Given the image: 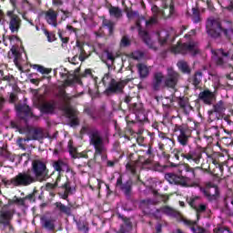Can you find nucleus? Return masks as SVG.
<instances>
[{
    "mask_svg": "<svg viewBox=\"0 0 233 233\" xmlns=\"http://www.w3.org/2000/svg\"><path fill=\"white\" fill-rule=\"evenodd\" d=\"M127 16L129 21H135L136 28L142 37L144 43L152 48L153 50H157L159 46H165V45H168V37L170 36V33L167 30H161L157 32L155 35L157 38V42L153 41L150 37V35L147 33L145 30H141V23H145V16L140 15L139 12L129 10L127 12Z\"/></svg>",
    "mask_w": 233,
    "mask_h": 233,
    "instance_id": "1",
    "label": "nucleus"
},
{
    "mask_svg": "<svg viewBox=\"0 0 233 233\" xmlns=\"http://www.w3.org/2000/svg\"><path fill=\"white\" fill-rule=\"evenodd\" d=\"M206 28L208 35L211 37H221V34H224L227 39H232L233 37V26L232 22H225V25H221V21L214 18H209L207 21Z\"/></svg>",
    "mask_w": 233,
    "mask_h": 233,
    "instance_id": "2",
    "label": "nucleus"
},
{
    "mask_svg": "<svg viewBox=\"0 0 233 233\" xmlns=\"http://www.w3.org/2000/svg\"><path fill=\"white\" fill-rule=\"evenodd\" d=\"M83 134H87L89 137V144L94 147L96 154L101 156L105 152V144L101 131L97 129H90L88 127H82Z\"/></svg>",
    "mask_w": 233,
    "mask_h": 233,
    "instance_id": "3",
    "label": "nucleus"
},
{
    "mask_svg": "<svg viewBox=\"0 0 233 233\" xmlns=\"http://www.w3.org/2000/svg\"><path fill=\"white\" fill-rule=\"evenodd\" d=\"M61 99L63 101V106H60V109L65 112L66 116L68 117L71 127H76V125H79V120L77 119V111L72 106H70V104H68V101L72 99L65 91L61 92Z\"/></svg>",
    "mask_w": 233,
    "mask_h": 233,
    "instance_id": "4",
    "label": "nucleus"
},
{
    "mask_svg": "<svg viewBox=\"0 0 233 233\" xmlns=\"http://www.w3.org/2000/svg\"><path fill=\"white\" fill-rule=\"evenodd\" d=\"M212 56L211 59L217 65V66H221L225 68L229 61H233V52L232 49H217L211 50Z\"/></svg>",
    "mask_w": 233,
    "mask_h": 233,
    "instance_id": "5",
    "label": "nucleus"
},
{
    "mask_svg": "<svg viewBox=\"0 0 233 233\" xmlns=\"http://www.w3.org/2000/svg\"><path fill=\"white\" fill-rule=\"evenodd\" d=\"M32 172L35 174V178L38 181H46L50 176L46 164L41 160H34L32 163Z\"/></svg>",
    "mask_w": 233,
    "mask_h": 233,
    "instance_id": "6",
    "label": "nucleus"
},
{
    "mask_svg": "<svg viewBox=\"0 0 233 233\" xmlns=\"http://www.w3.org/2000/svg\"><path fill=\"white\" fill-rule=\"evenodd\" d=\"M173 54H191L197 56L199 54V47L198 42L191 41L188 44L178 43L177 46L171 48Z\"/></svg>",
    "mask_w": 233,
    "mask_h": 233,
    "instance_id": "7",
    "label": "nucleus"
},
{
    "mask_svg": "<svg viewBox=\"0 0 233 233\" xmlns=\"http://www.w3.org/2000/svg\"><path fill=\"white\" fill-rule=\"evenodd\" d=\"M14 187H28L32 183H35V177L30 171L19 173L10 180Z\"/></svg>",
    "mask_w": 233,
    "mask_h": 233,
    "instance_id": "8",
    "label": "nucleus"
},
{
    "mask_svg": "<svg viewBox=\"0 0 233 233\" xmlns=\"http://www.w3.org/2000/svg\"><path fill=\"white\" fill-rule=\"evenodd\" d=\"M104 85H108L107 92H113L114 94L123 92L127 85V80H122L120 82L116 81V79L110 77V75L106 74L102 79Z\"/></svg>",
    "mask_w": 233,
    "mask_h": 233,
    "instance_id": "9",
    "label": "nucleus"
},
{
    "mask_svg": "<svg viewBox=\"0 0 233 233\" xmlns=\"http://www.w3.org/2000/svg\"><path fill=\"white\" fill-rule=\"evenodd\" d=\"M45 138V131L41 127L33 128L29 131V135L27 138H18L17 139V145L25 150V144H23V141H40V139Z\"/></svg>",
    "mask_w": 233,
    "mask_h": 233,
    "instance_id": "10",
    "label": "nucleus"
},
{
    "mask_svg": "<svg viewBox=\"0 0 233 233\" xmlns=\"http://www.w3.org/2000/svg\"><path fill=\"white\" fill-rule=\"evenodd\" d=\"M15 210L8 206H4L0 209V227H11L10 223L14 219Z\"/></svg>",
    "mask_w": 233,
    "mask_h": 233,
    "instance_id": "11",
    "label": "nucleus"
},
{
    "mask_svg": "<svg viewBox=\"0 0 233 233\" xmlns=\"http://www.w3.org/2000/svg\"><path fill=\"white\" fill-rule=\"evenodd\" d=\"M225 110H227V104L223 102V100L218 101L217 104L213 106V109L208 111L209 119L211 121H219L221 117H223V114H225Z\"/></svg>",
    "mask_w": 233,
    "mask_h": 233,
    "instance_id": "12",
    "label": "nucleus"
},
{
    "mask_svg": "<svg viewBox=\"0 0 233 233\" xmlns=\"http://www.w3.org/2000/svg\"><path fill=\"white\" fill-rule=\"evenodd\" d=\"M165 178L171 185H180L181 187H190V177H185L183 176H177L174 173H167L165 175Z\"/></svg>",
    "mask_w": 233,
    "mask_h": 233,
    "instance_id": "13",
    "label": "nucleus"
},
{
    "mask_svg": "<svg viewBox=\"0 0 233 233\" xmlns=\"http://www.w3.org/2000/svg\"><path fill=\"white\" fill-rule=\"evenodd\" d=\"M179 81V74L173 70L171 67L167 68V76L164 79L165 86L167 88H176Z\"/></svg>",
    "mask_w": 233,
    "mask_h": 233,
    "instance_id": "14",
    "label": "nucleus"
},
{
    "mask_svg": "<svg viewBox=\"0 0 233 233\" xmlns=\"http://www.w3.org/2000/svg\"><path fill=\"white\" fill-rule=\"evenodd\" d=\"M7 17H9L8 25L9 30L12 34H15L19 32V28H21V18L19 15L14 14V11H7L6 12Z\"/></svg>",
    "mask_w": 233,
    "mask_h": 233,
    "instance_id": "15",
    "label": "nucleus"
},
{
    "mask_svg": "<svg viewBox=\"0 0 233 233\" xmlns=\"http://www.w3.org/2000/svg\"><path fill=\"white\" fill-rule=\"evenodd\" d=\"M175 132H178V143H180L182 147H187V145H188V127L185 125H176Z\"/></svg>",
    "mask_w": 233,
    "mask_h": 233,
    "instance_id": "16",
    "label": "nucleus"
},
{
    "mask_svg": "<svg viewBox=\"0 0 233 233\" xmlns=\"http://www.w3.org/2000/svg\"><path fill=\"white\" fill-rule=\"evenodd\" d=\"M164 10L159 9L157 7V14L161 19H170V17H176V8L174 7V4L171 2L168 4H164Z\"/></svg>",
    "mask_w": 233,
    "mask_h": 233,
    "instance_id": "17",
    "label": "nucleus"
},
{
    "mask_svg": "<svg viewBox=\"0 0 233 233\" xmlns=\"http://www.w3.org/2000/svg\"><path fill=\"white\" fill-rule=\"evenodd\" d=\"M198 97L205 105H212L216 101V95L208 89L200 92Z\"/></svg>",
    "mask_w": 233,
    "mask_h": 233,
    "instance_id": "18",
    "label": "nucleus"
},
{
    "mask_svg": "<svg viewBox=\"0 0 233 233\" xmlns=\"http://www.w3.org/2000/svg\"><path fill=\"white\" fill-rule=\"evenodd\" d=\"M198 199L199 198H192L189 202V205L190 207H192V208H194V210H196L198 217H199V214H203V212H205L208 208V207L207 204L198 203Z\"/></svg>",
    "mask_w": 233,
    "mask_h": 233,
    "instance_id": "19",
    "label": "nucleus"
},
{
    "mask_svg": "<svg viewBox=\"0 0 233 233\" xmlns=\"http://www.w3.org/2000/svg\"><path fill=\"white\" fill-rule=\"evenodd\" d=\"M53 168L58 172V174H63V172H70V167L66 162L63 160H56L53 162Z\"/></svg>",
    "mask_w": 233,
    "mask_h": 233,
    "instance_id": "20",
    "label": "nucleus"
},
{
    "mask_svg": "<svg viewBox=\"0 0 233 233\" xmlns=\"http://www.w3.org/2000/svg\"><path fill=\"white\" fill-rule=\"evenodd\" d=\"M151 12L153 15L149 18V20H145L146 26H152L153 25H157V21L161 19V16L157 13V5H153L151 8Z\"/></svg>",
    "mask_w": 233,
    "mask_h": 233,
    "instance_id": "21",
    "label": "nucleus"
},
{
    "mask_svg": "<svg viewBox=\"0 0 233 233\" xmlns=\"http://www.w3.org/2000/svg\"><path fill=\"white\" fill-rule=\"evenodd\" d=\"M163 81H165V75L161 72L155 73L152 81L153 89L159 90V88H161V85H163Z\"/></svg>",
    "mask_w": 233,
    "mask_h": 233,
    "instance_id": "22",
    "label": "nucleus"
},
{
    "mask_svg": "<svg viewBox=\"0 0 233 233\" xmlns=\"http://www.w3.org/2000/svg\"><path fill=\"white\" fill-rule=\"evenodd\" d=\"M182 157L187 159V161H194L197 165H199V161H201V152L199 151H191L187 154L182 155Z\"/></svg>",
    "mask_w": 233,
    "mask_h": 233,
    "instance_id": "23",
    "label": "nucleus"
},
{
    "mask_svg": "<svg viewBox=\"0 0 233 233\" xmlns=\"http://www.w3.org/2000/svg\"><path fill=\"white\" fill-rule=\"evenodd\" d=\"M46 21L51 26H57V14L54 11V9H49L46 12Z\"/></svg>",
    "mask_w": 233,
    "mask_h": 233,
    "instance_id": "24",
    "label": "nucleus"
},
{
    "mask_svg": "<svg viewBox=\"0 0 233 233\" xmlns=\"http://www.w3.org/2000/svg\"><path fill=\"white\" fill-rule=\"evenodd\" d=\"M15 108H16L17 116H19L21 119H25V117L28 116H32L30 106L26 105H17Z\"/></svg>",
    "mask_w": 233,
    "mask_h": 233,
    "instance_id": "25",
    "label": "nucleus"
},
{
    "mask_svg": "<svg viewBox=\"0 0 233 233\" xmlns=\"http://www.w3.org/2000/svg\"><path fill=\"white\" fill-rule=\"evenodd\" d=\"M159 212L161 214H165L166 216H169L170 218H177V216L179 215V213H177V211H176V209H174L168 206H165V207H162V208L157 209V213L159 214Z\"/></svg>",
    "mask_w": 233,
    "mask_h": 233,
    "instance_id": "26",
    "label": "nucleus"
},
{
    "mask_svg": "<svg viewBox=\"0 0 233 233\" xmlns=\"http://www.w3.org/2000/svg\"><path fill=\"white\" fill-rule=\"evenodd\" d=\"M116 187H120L121 190H123L126 196L130 195V190H132V183L127 181L126 184H123V179L118 177L116 180Z\"/></svg>",
    "mask_w": 233,
    "mask_h": 233,
    "instance_id": "27",
    "label": "nucleus"
},
{
    "mask_svg": "<svg viewBox=\"0 0 233 233\" xmlns=\"http://www.w3.org/2000/svg\"><path fill=\"white\" fill-rule=\"evenodd\" d=\"M205 194L209 199H218L219 198V188L218 186H211L207 188Z\"/></svg>",
    "mask_w": 233,
    "mask_h": 233,
    "instance_id": "28",
    "label": "nucleus"
},
{
    "mask_svg": "<svg viewBox=\"0 0 233 233\" xmlns=\"http://www.w3.org/2000/svg\"><path fill=\"white\" fill-rule=\"evenodd\" d=\"M62 188L64 190V194L62 195V198L63 199H68V196H70V194H73L76 192V187H74L72 186V184H70L69 181H66L63 186Z\"/></svg>",
    "mask_w": 233,
    "mask_h": 233,
    "instance_id": "29",
    "label": "nucleus"
},
{
    "mask_svg": "<svg viewBox=\"0 0 233 233\" xmlns=\"http://www.w3.org/2000/svg\"><path fill=\"white\" fill-rule=\"evenodd\" d=\"M100 59L106 63V61H110L111 63H114V53L108 51V49H105L102 53L98 54Z\"/></svg>",
    "mask_w": 233,
    "mask_h": 233,
    "instance_id": "30",
    "label": "nucleus"
},
{
    "mask_svg": "<svg viewBox=\"0 0 233 233\" xmlns=\"http://www.w3.org/2000/svg\"><path fill=\"white\" fill-rule=\"evenodd\" d=\"M56 106L57 105L55 101L46 102L42 106V110L46 114H54V110H56Z\"/></svg>",
    "mask_w": 233,
    "mask_h": 233,
    "instance_id": "31",
    "label": "nucleus"
},
{
    "mask_svg": "<svg viewBox=\"0 0 233 233\" xmlns=\"http://www.w3.org/2000/svg\"><path fill=\"white\" fill-rule=\"evenodd\" d=\"M185 225H187V227H191V230L194 233H205V228H199L196 221L192 220H184Z\"/></svg>",
    "mask_w": 233,
    "mask_h": 233,
    "instance_id": "32",
    "label": "nucleus"
},
{
    "mask_svg": "<svg viewBox=\"0 0 233 233\" xmlns=\"http://www.w3.org/2000/svg\"><path fill=\"white\" fill-rule=\"evenodd\" d=\"M109 14L111 17H115V19H121V17H123V11L119 7L111 6L109 8Z\"/></svg>",
    "mask_w": 233,
    "mask_h": 233,
    "instance_id": "33",
    "label": "nucleus"
},
{
    "mask_svg": "<svg viewBox=\"0 0 233 233\" xmlns=\"http://www.w3.org/2000/svg\"><path fill=\"white\" fill-rule=\"evenodd\" d=\"M55 205L56 208H58V210L62 212V214H66V216H72V208H70V207H66L61 202H56Z\"/></svg>",
    "mask_w": 233,
    "mask_h": 233,
    "instance_id": "34",
    "label": "nucleus"
},
{
    "mask_svg": "<svg viewBox=\"0 0 233 233\" xmlns=\"http://www.w3.org/2000/svg\"><path fill=\"white\" fill-rule=\"evenodd\" d=\"M179 172H189L191 174V178L196 177V172L194 168L190 167L188 164H182L178 166Z\"/></svg>",
    "mask_w": 233,
    "mask_h": 233,
    "instance_id": "35",
    "label": "nucleus"
},
{
    "mask_svg": "<svg viewBox=\"0 0 233 233\" xmlns=\"http://www.w3.org/2000/svg\"><path fill=\"white\" fill-rule=\"evenodd\" d=\"M42 227H44V228H46V230H54V220L49 218H42Z\"/></svg>",
    "mask_w": 233,
    "mask_h": 233,
    "instance_id": "36",
    "label": "nucleus"
},
{
    "mask_svg": "<svg viewBox=\"0 0 233 233\" xmlns=\"http://www.w3.org/2000/svg\"><path fill=\"white\" fill-rule=\"evenodd\" d=\"M208 136L212 139H218L219 137V129L218 127H212L208 130Z\"/></svg>",
    "mask_w": 233,
    "mask_h": 233,
    "instance_id": "37",
    "label": "nucleus"
},
{
    "mask_svg": "<svg viewBox=\"0 0 233 233\" xmlns=\"http://www.w3.org/2000/svg\"><path fill=\"white\" fill-rule=\"evenodd\" d=\"M137 69L140 74V77H147V76H148V67L145 64L137 65Z\"/></svg>",
    "mask_w": 233,
    "mask_h": 233,
    "instance_id": "38",
    "label": "nucleus"
},
{
    "mask_svg": "<svg viewBox=\"0 0 233 233\" xmlns=\"http://www.w3.org/2000/svg\"><path fill=\"white\" fill-rule=\"evenodd\" d=\"M177 66L179 70L184 72V74H190V67H188V64L186 61L180 60L177 63Z\"/></svg>",
    "mask_w": 233,
    "mask_h": 233,
    "instance_id": "39",
    "label": "nucleus"
},
{
    "mask_svg": "<svg viewBox=\"0 0 233 233\" xmlns=\"http://www.w3.org/2000/svg\"><path fill=\"white\" fill-rule=\"evenodd\" d=\"M79 68L75 70V74L71 75L67 77V79L66 80V83H67L68 85H72V83H74L75 81H79Z\"/></svg>",
    "mask_w": 233,
    "mask_h": 233,
    "instance_id": "40",
    "label": "nucleus"
},
{
    "mask_svg": "<svg viewBox=\"0 0 233 233\" xmlns=\"http://www.w3.org/2000/svg\"><path fill=\"white\" fill-rule=\"evenodd\" d=\"M202 79H203V73L201 71L195 73L193 76V85H195V86H198V85L201 83Z\"/></svg>",
    "mask_w": 233,
    "mask_h": 233,
    "instance_id": "41",
    "label": "nucleus"
},
{
    "mask_svg": "<svg viewBox=\"0 0 233 233\" xmlns=\"http://www.w3.org/2000/svg\"><path fill=\"white\" fill-rule=\"evenodd\" d=\"M213 233H233V232L230 231L228 228L219 225L213 229Z\"/></svg>",
    "mask_w": 233,
    "mask_h": 233,
    "instance_id": "42",
    "label": "nucleus"
},
{
    "mask_svg": "<svg viewBox=\"0 0 233 233\" xmlns=\"http://www.w3.org/2000/svg\"><path fill=\"white\" fill-rule=\"evenodd\" d=\"M126 168L127 172H130L131 174H136V168H137V162L127 163Z\"/></svg>",
    "mask_w": 233,
    "mask_h": 233,
    "instance_id": "43",
    "label": "nucleus"
},
{
    "mask_svg": "<svg viewBox=\"0 0 233 233\" xmlns=\"http://www.w3.org/2000/svg\"><path fill=\"white\" fill-rule=\"evenodd\" d=\"M33 68L35 70H37V72H40V74H50V72H52V70L46 68L45 66L40 65H34Z\"/></svg>",
    "mask_w": 233,
    "mask_h": 233,
    "instance_id": "44",
    "label": "nucleus"
},
{
    "mask_svg": "<svg viewBox=\"0 0 233 233\" xmlns=\"http://www.w3.org/2000/svg\"><path fill=\"white\" fill-rule=\"evenodd\" d=\"M77 228L81 230V232L88 233V224L86 222H77Z\"/></svg>",
    "mask_w": 233,
    "mask_h": 233,
    "instance_id": "45",
    "label": "nucleus"
},
{
    "mask_svg": "<svg viewBox=\"0 0 233 233\" xmlns=\"http://www.w3.org/2000/svg\"><path fill=\"white\" fill-rule=\"evenodd\" d=\"M114 22H112V20H103V25L106 26V28H108L109 30V34H112V30H114Z\"/></svg>",
    "mask_w": 233,
    "mask_h": 233,
    "instance_id": "46",
    "label": "nucleus"
},
{
    "mask_svg": "<svg viewBox=\"0 0 233 233\" xmlns=\"http://www.w3.org/2000/svg\"><path fill=\"white\" fill-rule=\"evenodd\" d=\"M193 12V22L198 24L201 21V17H199V11L196 8L192 9Z\"/></svg>",
    "mask_w": 233,
    "mask_h": 233,
    "instance_id": "47",
    "label": "nucleus"
},
{
    "mask_svg": "<svg viewBox=\"0 0 233 233\" xmlns=\"http://www.w3.org/2000/svg\"><path fill=\"white\" fill-rule=\"evenodd\" d=\"M163 143L165 147H167V148H169V150H172V148H174L175 143L174 140H172L171 138L167 137V139H166Z\"/></svg>",
    "mask_w": 233,
    "mask_h": 233,
    "instance_id": "48",
    "label": "nucleus"
},
{
    "mask_svg": "<svg viewBox=\"0 0 233 233\" xmlns=\"http://www.w3.org/2000/svg\"><path fill=\"white\" fill-rule=\"evenodd\" d=\"M0 157L8 159V157H10V152L5 147H0Z\"/></svg>",
    "mask_w": 233,
    "mask_h": 233,
    "instance_id": "49",
    "label": "nucleus"
},
{
    "mask_svg": "<svg viewBox=\"0 0 233 233\" xmlns=\"http://www.w3.org/2000/svg\"><path fill=\"white\" fill-rule=\"evenodd\" d=\"M45 35L47 37V41L49 43H53L56 40V35L54 33H49L48 31H45Z\"/></svg>",
    "mask_w": 233,
    "mask_h": 233,
    "instance_id": "50",
    "label": "nucleus"
},
{
    "mask_svg": "<svg viewBox=\"0 0 233 233\" xmlns=\"http://www.w3.org/2000/svg\"><path fill=\"white\" fill-rule=\"evenodd\" d=\"M126 227L128 228V230H130V228H132V224L130 222H127L125 226H121L117 233H127Z\"/></svg>",
    "mask_w": 233,
    "mask_h": 233,
    "instance_id": "51",
    "label": "nucleus"
},
{
    "mask_svg": "<svg viewBox=\"0 0 233 233\" xmlns=\"http://www.w3.org/2000/svg\"><path fill=\"white\" fill-rule=\"evenodd\" d=\"M130 46V39L127 36H123L121 42H120V46Z\"/></svg>",
    "mask_w": 233,
    "mask_h": 233,
    "instance_id": "52",
    "label": "nucleus"
},
{
    "mask_svg": "<svg viewBox=\"0 0 233 233\" xmlns=\"http://www.w3.org/2000/svg\"><path fill=\"white\" fill-rule=\"evenodd\" d=\"M17 93H10L9 94V103H15L17 101Z\"/></svg>",
    "mask_w": 233,
    "mask_h": 233,
    "instance_id": "53",
    "label": "nucleus"
},
{
    "mask_svg": "<svg viewBox=\"0 0 233 233\" xmlns=\"http://www.w3.org/2000/svg\"><path fill=\"white\" fill-rule=\"evenodd\" d=\"M56 188H57V187L55 184L47 183L46 185V190H47L48 192H51V190H56Z\"/></svg>",
    "mask_w": 233,
    "mask_h": 233,
    "instance_id": "54",
    "label": "nucleus"
},
{
    "mask_svg": "<svg viewBox=\"0 0 233 233\" xmlns=\"http://www.w3.org/2000/svg\"><path fill=\"white\" fill-rule=\"evenodd\" d=\"M58 35L62 41V46L65 47V45H66V43H68V37H63V35L61 34V32H58Z\"/></svg>",
    "mask_w": 233,
    "mask_h": 233,
    "instance_id": "55",
    "label": "nucleus"
},
{
    "mask_svg": "<svg viewBox=\"0 0 233 233\" xmlns=\"http://www.w3.org/2000/svg\"><path fill=\"white\" fill-rule=\"evenodd\" d=\"M78 50L80 52L78 59H79V61H84L85 60V56H83V54H85V50H83V48H81V47H78Z\"/></svg>",
    "mask_w": 233,
    "mask_h": 233,
    "instance_id": "56",
    "label": "nucleus"
},
{
    "mask_svg": "<svg viewBox=\"0 0 233 233\" xmlns=\"http://www.w3.org/2000/svg\"><path fill=\"white\" fill-rule=\"evenodd\" d=\"M213 82L215 86H219V76H212Z\"/></svg>",
    "mask_w": 233,
    "mask_h": 233,
    "instance_id": "57",
    "label": "nucleus"
},
{
    "mask_svg": "<svg viewBox=\"0 0 233 233\" xmlns=\"http://www.w3.org/2000/svg\"><path fill=\"white\" fill-rule=\"evenodd\" d=\"M92 76V71L90 69H86L84 73L81 74V77H86Z\"/></svg>",
    "mask_w": 233,
    "mask_h": 233,
    "instance_id": "58",
    "label": "nucleus"
},
{
    "mask_svg": "<svg viewBox=\"0 0 233 233\" xmlns=\"http://www.w3.org/2000/svg\"><path fill=\"white\" fill-rule=\"evenodd\" d=\"M222 141L227 143V145H230V143H232V138L230 137H223Z\"/></svg>",
    "mask_w": 233,
    "mask_h": 233,
    "instance_id": "59",
    "label": "nucleus"
},
{
    "mask_svg": "<svg viewBox=\"0 0 233 233\" xmlns=\"http://www.w3.org/2000/svg\"><path fill=\"white\" fill-rule=\"evenodd\" d=\"M15 203H18V205H21L22 207H25V198H16L15 200Z\"/></svg>",
    "mask_w": 233,
    "mask_h": 233,
    "instance_id": "60",
    "label": "nucleus"
},
{
    "mask_svg": "<svg viewBox=\"0 0 233 233\" xmlns=\"http://www.w3.org/2000/svg\"><path fill=\"white\" fill-rule=\"evenodd\" d=\"M61 12L64 14V17H62V19H66V18H68V17H70V12L69 11H65V10H63V9H61Z\"/></svg>",
    "mask_w": 233,
    "mask_h": 233,
    "instance_id": "61",
    "label": "nucleus"
},
{
    "mask_svg": "<svg viewBox=\"0 0 233 233\" xmlns=\"http://www.w3.org/2000/svg\"><path fill=\"white\" fill-rule=\"evenodd\" d=\"M13 79H14V76H10V75L3 77V81H8L9 83L10 81H13Z\"/></svg>",
    "mask_w": 233,
    "mask_h": 233,
    "instance_id": "62",
    "label": "nucleus"
},
{
    "mask_svg": "<svg viewBox=\"0 0 233 233\" xmlns=\"http://www.w3.org/2000/svg\"><path fill=\"white\" fill-rule=\"evenodd\" d=\"M158 137H160V139H162V142H164L166 139L168 138L167 136L165 135V133H159Z\"/></svg>",
    "mask_w": 233,
    "mask_h": 233,
    "instance_id": "63",
    "label": "nucleus"
},
{
    "mask_svg": "<svg viewBox=\"0 0 233 233\" xmlns=\"http://www.w3.org/2000/svg\"><path fill=\"white\" fill-rule=\"evenodd\" d=\"M223 119L227 123V125H232V120H230V116H224Z\"/></svg>",
    "mask_w": 233,
    "mask_h": 233,
    "instance_id": "64",
    "label": "nucleus"
}]
</instances>
